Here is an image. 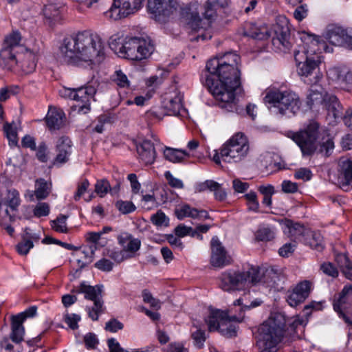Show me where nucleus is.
Listing matches in <instances>:
<instances>
[{
	"label": "nucleus",
	"mask_w": 352,
	"mask_h": 352,
	"mask_svg": "<svg viewBox=\"0 0 352 352\" xmlns=\"http://www.w3.org/2000/svg\"><path fill=\"white\" fill-rule=\"evenodd\" d=\"M182 96L179 94L168 99L167 102L164 104V107L169 115L177 116L179 114L180 110L182 108Z\"/></svg>",
	"instance_id": "ea45409f"
},
{
	"label": "nucleus",
	"mask_w": 352,
	"mask_h": 352,
	"mask_svg": "<svg viewBox=\"0 0 352 352\" xmlns=\"http://www.w3.org/2000/svg\"><path fill=\"white\" fill-rule=\"evenodd\" d=\"M137 152L140 160L146 164H151L156 157V152L153 143L150 140H143L137 146Z\"/></svg>",
	"instance_id": "cd10ccee"
},
{
	"label": "nucleus",
	"mask_w": 352,
	"mask_h": 352,
	"mask_svg": "<svg viewBox=\"0 0 352 352\" xmlns=\"http://www.w3.org/2000/svg\"><path fill=\"white\" fill-rule=\"evenodd\" d=\"M338 183L344 191L352 188V160L347 157L340 159Z\"/></svg>",
	"instance_id": "a211bd4d"
},
{
	"label": "nucleus",
	"mask_w": 352,
	"mask_h": 352,
	"mask_svg": "<svg viewBox=\"0 0 352 352\" xmlns=\"http://www.w3.org/2000/svg\"><path fill=\"white\" fill-rule=\"evenodd\" d=\"M148 9L155 20L160 23L179 16L190 29H196L201 25L196 8L182 7L177 0H148Z\"/></svg>",
	"instance_id": "39448f33"
},
{
	"label": "nucleus",
	"mask_w": 352,
	"mask_h": 352,
	"mask_svg": "<svg viewBox=\"0 0 352 352\" xmlns=\"http://www.w3.org/2000/svg\"><path fill=\"white\" fill-rule=\"evenodd\" d=\"M307 104L310 107L314 105L324 104L327 106L329 113H332L334 118L342 116L340 103L336 96L328 94L326 91L317 83L316 85H311L307 95Z\"/></svg>",
	"instance_id": "9b49d317"
},
{
	"label": "nucleus",
	"mask_w": 352,
	"mask_h": 352,
	"mask_svg": "<svg viewBox=\"0 0 352 352\" xmlns=\"http://www.w3.org/2000/svg\"><path fill=\"white\" fill-rule=\"evenodd\" d=\"M336 261L345 277L352 280V263L345 254H339Z\"/></svg>",
	"instance_id": "a19ab883"
},
{
	"label": "nucleus",
	"mask_w": 352,
	"mask_h": 352,
	"mask_svg": "<svg viewBox=\"0 0 352 352\" xmlns=\"http://www.w3.org/2000/svg\"><path fill=\"white\" fill-rule=\"evenodd\" d=\"M303 243L318 251L324 248L323 237L321 234L318 231H313L310 229H309L305 238H304Z\"/></svg>",
	"instance_id": "c9c22d12"
},
{
	"label": "nucleus",
	"mask_w": 352,
	"mask_h": 352,
	"mask_svg": "<svg viewBox=\"0 0 352 352\" xmlns=\"http://www.w3.org/2000/svg\"><path fill=\"white\" fill-rule=\"evenodd\" d=\"M116 207L124 214L131 213L136 209L135 206L130 201L118 200L116 203Z\"/></svg>",
	"instance_id": "09e8293b"
},
{
	"label": "nucleus",
	"mask_w": 352,
	"mask_h": 352,
	"mask_svg": "<svg viewBox=\"0 0 352 352\" xmlns=\"http://www.w3.org/2000/svg\"><path fill=\"white\" fill-rule=\"evenodd\" d=\"M218 187V183L213 180H206L204 182L197 184L195 186V192H201L206 190H215Z\"/></svg>",
	"instance_id": "603ef678"
},
{
	"label": "nucleus",
	"mask_w": 352,
	"mask_h": 352,
	"mask_svg": "<svg viewBox=\"0 0 352 352\" xmlns=\"http://www.w3.org/2000/svg\"><path fill=\"white\" fill-rule=\"evenodd\" d=\"M274 229L270 227H261L256 233V239L261 241H271L274 238Z\"/></svg>",
	"instance_id": "c03bdc74"
},
{
	"label": "nucleus",
	"mask_w": 352,
	"mask_h": 352,
	"mask_svg": "<svg viewBox=\"0 0 352 352\" xmlns=\"http://www.w3.org/2000/svg\"><path fill=\"white\" fill-rule=\"evenodd\" d=\"M285 327L280 315L268 318L259 327L257 345L260 352H277L284 336Z\"/></svg>",
	"instance_id": "423d86ee"
},
{
	"label": "nucleus",
	"mask_w": 352,
	"mask_h": 352,
	"mask_svg": "<svg viewBox=\"0 0 352 352\" xmlns=\"http://www.w3.org/2000/svg\"><path fill=\"white\" fill-rule=\"evenodd\" d=\"M261 272V280L259 281L269 285L278 287L281 283H284L286 279V275L282 268L272 266L265 270L258 267Z\"/></svg>",
	"instance_id": "5701e85b"
},
{
	"label": "nucleus",
	"mask_w": 352,
	"mask_h": 352,
	"mask_svg": "<svg viewBox=\"0 0 352 352\" xmlns=\"http://www.w3.org/2000/svg\"><path fill=\"white\" fill-rule=\"evenodd\" d=\"M308 9L306 4L301 5L296 8L294 12V18L298 21H302L307 16Z\"/></svg>",
	"instance_id": "774afa93"
},
{
	"label": "nucleus",
	"mask_w": 352,
	"mask_h": 352,
	"mask_svg": "<svg viewBox=\"0 0 352 352\" xmlns=\"http://www.w3.org/2000/svg\"><path fill=\"white\" fill-rule=\"evenodd\" d=\"M192 327L197 329V330L191 334L194 344L197 348L201 349L204 346V342L206 340V333L198 324L193 323Z\"/></svg>",
	"instance_id": "37998d69"
},
{
	"label": "nucleus",
	"mask_w": 352,
	"mask_h": 352,
	"mask_svg": "<svg viewBox=\"0 0 352 352\" xmlns=\"http://www.w3.org/2000/svg\"><path fill=\"white\" fill-rule=\"evenodd\" d=\"M285 226L288 229V232L291 237H293L295 240L303 242L309 228H305L303 225L298 223H294L291 220H287L285 221Z\"/></svg>",
	"instance_id": "f704fd0d"
},
{
	"label": "nucleus",
	"mask_w": 352,
	"mask_h": 352,
	"mask_svg": "<svg viewBox=\"0 0 352 352\" xmlns=\"http://www.w3.org/2000/svg\"><path fill=\"white\" fill-rule=\"evenodd\" d=\"M227 314V312L221 310L212 311L208 317L205 319L209 331H220L221 322L226 319Z\"/></svg>",
	"instance_id": "72a5a7b5"
},
{
	"label": "nucleus",
	"mask_w": 352,
	"mask_h": 352,
	"mask_svg": "<svg viewBox=\"0 0 352 352\" xmlns=\"http://www.w3.org/2000/svg\"><path fill=\"white\" fill-rule=\"evenodd\" d=\"M245 197L248 201L249 210L257 212L259 208V204L256 192H250L245 195Z\"/></svg>",
	"instance_id": "6e6d98bb"
},
{
	"label": "nucleus",
	"mask_w": 352,
	"mask_h": 352,
	"mask_svg": "<svg viewBox=\"0 0 352 352\" xmlns=\"http://www.w3.org/2000/svg\"><path fill=\"white\" fill-rule=\"evenodd\" d=\"M300 40L302 45L294 52L297 73L305 84L316 85L323 77L320 69V53L324 44L317 36L306 32L300 34Z\"/></svg>",
	"instance_id": "f03ea898"
},
{
	"label": "nucleus",
	"mask_w": 352,
	"mask_h": 352,
	"mask_svg": "<svg viewBox=\"0 0 352 352\" xmlns=\"http://www.w3.org/2000/svg\"><path fill=\"white\" fill-rule=\"evenodd\" d=\"M142 298L143 300L146 303L150 304L151 307L155 308V309H160L161 307V302L159 300L153 297L151 292H149L148 290L144 289L142 292Z\"/></svg>",
	"instance_id": "5fc2aeb1"
},
{
	"label": "nucleus",
	"mask_w": 352,
	"mask_h": 352,
	"mask_svg": "<svg viewBox=\"0 0 352 352\" xmlns=\"http://www.w3.org/2000/svg\"><path fill=\"white\" fill-rule=\"evenodd\" d=\"M104 49L103 43L98 34L84 30L65 36L60 45L59 52L69 63H86L91 65L103 59Z\"/></svg>",
	"instance_id": "f257e3e1"
},
{
	"label": "nucleus",
	"mask_w": 352,
	"mask_h": 352,
	"mask_svg": "<svg viewBox=\"0 0 352 352\" xmlns=\"http://www.w3.org/2000/svg\"><path fill=\"white\" fill-rule=\"evenodd\" d=\"M164 158L173 163H179L182 162L185 157H188L189 154L182 149H176L170 147H165L164 150Z\"/></svg>",
	"instance_id": "4c0bfd02"
},
{
	"label": "nucleus",
	"mask_w": 352,
	"mask_h": 352,
	"mask_svg": "<svg viewBox=\"0 0 352 352\" xmlns=\"http://www.w3.org/2000/svg\"><path fill=\"white\" fill-rule=\"evenodd\" d=\"M65 113L62 109L50 107L46 116V123L50 130L59 129L64 123Z\"/></svg>",
	"instance_id": "c85d7f7f"
},
{
	"label": "nucleus",
	"mask_w": 352,
	"mask_h": 352,
	"mask_svg": "<svg viewBox=\"0 0 352 352\" xmlns=\"http://www.w3.org/2000/svg\"><path fill=\"white\" fill-rule=\"evenodd\" d=\"M50 213V206L45 202L38 203L34 209V214L37 217L47 216Z\"/></svg>",
	"instance_id": "13d9d810"
},
{
	"label": "nucleus",
	"mask_w": 352,
	"mask_h": 352,
	"mask_svg": "<svg viewBox=\"0 0 352 352\" xmlns=\"http://www.w3.org/2000/svg\"><path fill=\"white\" fill-rule=\"evenodd\" d=\"M326 38L332 45L352 50V28L333 27L328 30Z\"/></svg>",
	"instance_id": "f3484780"
},
{
	"label": "nucleus",
	"mask_w": 352,
	"mask_h": 352,
	"mask_svg": "<svg viewBox=\"0 0 352 352\" xmlns=\"http://www.w3.org/2000/svg\"><path fill=\"white\" fill-rule=\"evenodd\" d=\"M37 311V307L32 306L27 309L23 312L19 314L16 316H13V317L16 318L19 320H21L22 322L25 321L27 318H32L36 316Z\"/></svg>",
	"instance_id": "052dcab7"
},
{
	"label": "nucleus",
	"mask_w": 352,
	"mask_h": 352,
	"mask_svg": "<svg viewBox=\"0 0 352 352\" xmlns=\"http://www.w3.org/2000/svg\"><path fill=\"white\" fill-rule=\"evenodd\" d=\"M76 292L84 294L85 298L94 302V305L91 307H87V310L89 318L93 320H98L99 315L102 314L104 309L102 300L103 285L91 286L83 282L78 287Z\"/></svg>",
	"instance_id": "f8f14e48"
},
{
	"label": "nucleus",
	"mask_w": 352,
	"mask_h": 352,
	"mask_svg": "<svg viewBox=\"0 0 352 352\" xmlns=\"http://www.w3.org/2000/svg\"><path fill=\"white\" fill-rule=\"evenodd\" d=\"M239 60L240 57L238 54L233 52H227L219 58L217 57L208 60L206 63V69L214 72L220 66L221 72H230L233 75H236Z\"/></svg>",
	"instance_id": "dca6fc26"
},
{
	"label": "nucleus",
	"mask_w": 352,
	"mask_h": 352,
	"mask_svg": "<svg viewBox=\"0 0 352 352\" xmlns=\"http://www.w3.org/2000/svg\"><path fill=\"white\" fill-rule=\"evenodd\" d=\"M25 334V329L23 326L21 320H19L16 318H12V331L10 338L16 344L20 343L23 340Z\"/></svg>",
	"instance_id": "58836bf2"
},
{
	"label": "nucleus",
	"mask_w": 352,
	"mask_h": 352,
	"mask_svg": "<svg viewBox=\"0 0 352 352\" xmlns=\"http://www.w3.org/2000/svg\"><path fill=\"white\" fill-rule=\"evenodd\" d=\"M154 50V44L149 38L133 37L120 46L118 52L126 58L141 60L149 57Z\"/></svg>",
	"instance_id": "9d476101"
},
{
	"label": "nucleus",
	"mask_w": 352,
	"mask_h": 352,
	"mask_svg": "<svg viewBox=\"0 0 352 352\" xmlns=\"http://www.w3.org/2000/svg\"><path fill=\"white\" fill-rule=\"evenodd\" d=\"M18 52L19 51L3 45L0 51V64L11 69L18 64Z\"/></svg>",
	"instance_id": "473e14b6"
},
{
	"label": "nucleus",
	"mask_w": 352,
	"mask_h": 352,
	"mask_svg": "<svg viewBox=\"0 0 352 352\" xmlns=\"http://www.w3.org/2000/svg\"><path fill=\"white\" fill-rule=\"evenodd\" d=\"M329 80L336 82L344 89H349L352 85V72L346 67H334L327 72Z\"/></svg>",
	"instance_id": "6ab92c4d"
},
{
	"label": "nucleus",
	"mask_w": 352,
	"mask_h": 352,
	"mask_svg": "<svg viewBox=\"0 0 352 352\" xmlns=\"http://www.w3.org/2000/svg\"><path fill=\"white\" fill-rule=\"evenodd\" d=\"M111 8L104 12V16L113 20H118L138 11L142 6V0H113Z\"/></svg>",
	"instance_id": "4468645a"
},
{
	"label": "nucleus",
	"mask_w": 352,
	"mask_h": 352,
	"mask_svg": "<svg viewBox=\"0 0 352 352\" xmlns=\"http://www.w3.org/2000/svg\"><path fill=\"white\" fill-rule=\"evenodd\" d=\"M89 186V182L87 179H84L81 182L78 183L77 191L74 194V199L75 201H78L80 197L87 191Z\"/></svg>",
	"instance_id": "e2e57ef3"
},
{
	"label": "nucleus",
	"mask_w": 352,
	"mask_h": 352,
	"mask_svg": "<svg viewBox=\"0 0 352 352\" xmlns=\"http://www.w3.org/2000/svg\"><path fill=\"white\" fill-rule=\"evenodd\" d=\"M4 133L11 145L17 144V133L15 128L12 124L6 123L3 127Z\"/></svg>",
	"instance_id": "8fccbe9b"
},
{
	"label": "nucleus",
	"mask_w": 352,
	"mask_h": 352,
	"mask_svg": "<svg viewBox=\"0 0 352 352\" xmlns=\"http://www.w3.org/2000/svg\"><path fill=\"white\" fill-rule=\"evenodd\" d=\"M165 177L167 179L168 184L171 187L179 189L183 188L184 184L182 181L173 177V175L169 171L165 173Z\"/></svg>",
	"instance_id": "0e129e2a"
},
{
	"label": "nucleus",
	"mask_w": 352,
	"mask_h": 352,
	"mask_svg": "<svg viewBox=\"0 0 352 352\" xmlns=\"http://www.w3.org/2000/svg\"><path fill=\"white\" fill-rule=\"evenodd\" d=\"M113 80L120 87H128L129 86L127 76L121 70L115 72Z\"/></svg>",
	"instance_id": "4d7b16f0"
},
{
	"label": "nucleus",
	"mask_w": 352,
	"mask_h": 352,
	"mask_svg": "<svg viewBox=\"0 0 352 352\" xmlns=\"http://www.w3.org/2000/svg\"><path fill=\"white\" fill-rule=\"evenodd\" d=\"M243 320V316H229L227 314V316L224 320H223L221 322V327L220 333L223 336L228 337V338H232L236 336L237 332V328L236 326L232 323V322H242Z\"/></svg>",
	"instance_id": "c756f323"
},
{
	"label": "nucleus",
	"mask_w": 352,
	"mask_h": 352,
	"mask_svg": "<svg viewBox=\"0 0 352 352\" xmlns=\"http://www.w3.org/2000/svg\"><path fill=\"white\" fill-rule=\"evenodd\" d=\"M258 267H251L248 271L228 270L219 276V287L225 292L243 290L261 280Z\"/></svg>",
	"instance_id": "0eeeda50"
},
{
	"label": "nucleus",
	"mask_w": 352,
	"mask_h": 352,
	"mask_svg": "<svg viewBox=\"0 0 352 352\" xmlns=\"http://www.w3.org/2000/svg\"><path fill=\"white\" fill-rule=\"evenodd\" d=\"M240 76L239 68L237 74L233 75L230 72H221L220 66L214 72L206 70L205 74V85L215 98L217 105L228 112H239L234 91L240 90Z\"/></svg>",
	"instance_id": "7ed1b4c3"
},
{
	"label": "nucleus",
	"mask_w": 352,
	"mask_h": 352,
	"mask_svg": "<svg viewBox=\"0 0 352 352\" xmlns=\"http://www.w3.org/2000/svg\"><path fill=\"white\" fill-rule=\"evenodd\" d=\"M21 40V36L20 33L16 31L13 32L5 38L3 45L20 52L21 47H24L19 45Z\"/></svg>",
	"instance_id": "79ce46f5"
},
{
	"label": "nucleus",
	"mask_w": 352,
	"mask_h": 352,
	"mask_svg": "<svg viewBox=\"0 0 352 352\" xmlns=\"http://www.w3.org/2000/svg\"><path fill=\"white\" fill-rule=\"evenodd\" d=\"M67 219L66 215L60 214L55 220L51 221L52 228L58 232L67 233Z\"/></svg>",
	"instance_id": "a18cd8bd"
},
{
	"label": "nucleus",
	"mask_w": 352,
	"mask_h": 352,
	"mask_svg": "<svg viewBox=\"0 0 352 352\" xmlns=\"http://www.w3.org/2000/svg\"><path fill=\"white\" fill-rule=\"evenodd\" d=\"M37 51L30 50L26 47H21L18 52V64L25 74L32 73L36 67Z\"/></svg>",
	"instance_id": "4be33fe9"
},
{
	"label": "nucleus",
	"mask_w": 352,
	"mask_h": 352,
	"mask_svg": "<svg viewBox=\"0 0 352 352\" xmlns=\"http://www.w3.org/2000/svg\"><path fill=\"white\" fill-rule=\"evenodd\" d=\"M294 176L296 179L308 181L311 179L312 173L311 171L307 168H300L296 170Z\"/></svg>",
	"instance_id": "69168bd1"
},
{
	"label": "nucleus",
	"mask_w": 352,
	"mask_h": 352,
	"mask_svg": "<svg viewBox=\"0 0 352 352\" xmlns=\"http://www.w3.org/2000/svg\"><path fill=\"white\" fill-rule=\"evenodd\" d=\"M265 100L276 107L279 113L287 117L296 114L301 104L298 96L291 90H270L266 94Z\"/></svg>",
	"instance_id": "6e6552de"
},
{
	"label": "nucleus",
	"mask_w": 352,
	"mask_h": 352,
	"mask_svg": "<svg viewBox=\"0 0 352 352\" xmlns=\"http://www.w3.org/2000/svg\"><path fill=\"white\" fill-rule=\"evenodd\" d=\"M33 247V241L25 237L24 239L16 245V250L19 254L26 255Z\"/></svg>",
	"instance_id": "864d4df0"
},
{
	"label": "nucleus",
	"mask_w": 352,
	"mask_h": 352,
	"mask_svg": "<svg viewBox=\"0 0 352 352\" xmlns=\"http://www.w3.org/2000/svg\"><path fill=\"white\" fill-rule=\"evenodd\" d=\"M119 243L122 245L123 251L126 252L135 253L140 248L141 241L138 239L134 238L129 233H124L118 237Z\"/></svg>",
	"instance_id": "7c9ffc66"
},
{
	"label": "nucleus",
	"mask_w": 352,
	"mask_h": 352,
	"mask_svg": "<svg viewBox=\"0 0 352 352\" xmlns=\"http://www.w3.org/2000/svg\"><path fill=\"white\" fill-rule=\"evenodd\" d=\"M50 194V186L47 182L43 179L36 181L35 190L32 192L30 196V201H34V197L37 200L45 199Z\"/></svg>",
	"instance_id": "e433bc0d"
},
{
	"label": "nucleus",
	"mask_w": 352,
	"mask_h": 352,
	"mask_svg": "<svg viewBox=\"0 0 352 352\" xmlns=\"http://www.w3.org/2000/svg\"><path fill=\"white\" fill-rule=\"evenodd\" d=\"M250 151L246 136L238 133L224 143L221 148V160L228 163H239L245 160Z\"/></svg>",
	"instance_id": "1a4fd4ad"
},
{
	"label": "nucleus",
	"mask_w": 352,
	"mask_h": 352,
	"mask_svg": "<svg viewBox=\"0 0 352 352\" xmlns=\"http://www.w3.org/2000/svg\"><path fill=\"white\" fill-rule=\"evenodd\" d=\"M111 190L110 184L107 179H102L96 182L95 184V192L100 197H104L107 192Z\"/></svg>",
	"instance_id": "49530a36"
},
{
	"label": "nucleus",
	"mask_w": 352,
	"mask_h": 352,
	"mask_svg": "<svg viewBox=\"0 0 352 352\" xmlns=\"http://www.w3.org/2000/svg\"><path fill=\"white\" fill-rule=\"evenodd\" d=\"M351 295H352V284L344 287L339 294L338 298L334 300L333 309L340 316L344 318L347 323L352 324V315L349 317L346 316L344 312L345 305Z\"/></svg>",
	"instance_id": "bb28decb"
},
{
	"label": "nucleus",
	"mask_w": 352,
	"mask_h": 352,
	"mask_svg": "<svg viewBox=\"0 0 352 352\" xmlns=\"http://www.w3.org/2000/svg\"><path fill=\"white\" fill-rule=\"evenodd\" d=\"M99 84L96 80L88 82L85 87L76 88V94H74L76 100L78 104L73 107L74 109L78 113L86 114L89 112L90 100L94 98L97 91Z\"/></svg>",
	"instance_id": "ddd939ff"
},
{
	"label": "nucleus",
	"mask_w": 352,
	"mask_h": 352,
	"mask_svg": "<svg viewBox=\"0 0 352 352\" xmlns=\"http://www.w3.org/2000/svg\"><path fill=\"white\" fill-rule=\"evenodd\" d=\"M95 267L104 272H110L113 269V263L106 258H102L95 263Z\"/></svg>",
	"instance_id": "338daca9"
},
{
	"label": "nucleus",
	"mask_w": 352,
	"mask_h": 352,
	"mask_svg": "<svg viewBox=\"0 0 352 352\" xmlns=\"http://www.w3.org/2000/svg\"><path fill=\"white\" fill-rule=\"evenodd\" d=\"M175 234L178 237H184L187 235L195 236L197 235V231H193L191 227L179 224L175 228Z\"/></svg>",
	"instance_id": "3c124183"
},
{
	"label": "nucleus",
	"mask_w": 352,
	"mask_h": 352,
	"mask_svg": "<svg viewBox=\"0 0 352 352\" xmlns=\"http://www.w3.org/2000/svg\"><path fill=\"white\" fill-rule=\"evenodd\" d=\"M64 0H49L43 10V15L50 21H59L65 10Z\"/></svg>",
	"instance_id": "a878e982"
},
{
	"label": "nucleus",
	"mask_w": 352,
	"mask_h": 352,
	"mask_svg": "<svg viewBox=\"0 0 352 352\" xmlns=\"http://www.w3.org/2000/svg\"><path fill=\"white\" fill-rule=\"evenodd\" d=\"M151 221L157 227H167L168 226L169 219L162 211L158 210L151 217Z\"/></svg>",
	"instance_id": "de8ad7c7"
},
{
	"label": "nucleus",
	"mask_w": 352,
	"mask_h": 352,
	"mask_svg": "<svg viewBox=\"0 0 352 352\" xmlns=\"http://www.w3.org/2000/svg\"><path fill=\"white\" fill-rule=\"evenodd\" d=\"M196 8V12L197 13L198 19H199L201 21V25L196 29H192V30L197 31L200 28H206L207 26H209L211 22L217 16L216 12L217 9L219 7H221L222 5L220 4L218 0H208L205 7H204V12L203 13L204 19H201L199 15V12L197 11V6L195 4L190 5L188 7Z\"/></svg>",
	"instance_id": "393cba45"
},
{
	"label": "nucleus",
	"mask_w": 352,
	"mask_h": 352,
	"mask_svg": "<svg viewBox=\"0 0 352 352\" xmlns=\"http://www.w3.org/2000/svg\"><path fill=\"white\" fill-rule=\"evenodd\" d=\"M320 269L325 274L331 276L333 278H336L338 276V271L336 267L331 263H323Z\"/></svg>",
	"instance_id": "680f3d73"
},
{
	"label": "nucleus",
	"mask_w": 352,
	"mask_h": 352,
	"mask_svg": "<svg viewBox=\"0 0 352 352\" xmlns=\"http://www.w3.org/2000/svg\"><path fill=\"white\" fill-rule=\"evenodd\" d=\"M292 139L300 147L303 155L309 156L317 153L328 157L334 148L331 137L326 130L320 129L315 121H311L304 130L294 133Z\"/></svg>",
	"instance_id": "20e7f679"
},
{
	"label": "nucleus",
	"mask_w": 352,
	"mask_h": 352,
	"mask_svg": "<svg viewBox=\"0 0 352 352\" xmlns=\"http://www.w3.org/2000/svg\"><path fill=\"white\" fill-rule=\"evenodd\" d=\"M56 155L54 164H65L68 162L72 152V142L67 136L60 137L56 144Z\"/></svg>",
	"instance_id": "b1692460"
},
{
	"label": "nucleus",
	"mask_w": 352,
	"mask_h": 352,
	"mask_svg": "<svg viewBox=\"0 0 352 352\" xmlns=\"http://www.w3.org/2000/svg\"><path fill=\"white\" fill-rule=\"evenodd\" d=\"M311 283L303 280L296 285L287 296V302L291 307H296L303 302L311 292Z\"/></svg>",
	"instance_id": "412c9836"
},
{
	"label": "nucleus",
	"mask_w": 352,
	"mask_h": 352,
	"mask_svg": "<svg viewBox=\"0 0 352 352\" xmlns=\"http://www.w3.org/2000/svg\"><path fill=\"white\" fill-rule=\"evenodd\" d=\"M80 320V316L75 314H67L65 316V322L72 329H76L78 327V322Z\"/></svg>",
	"instance_id": "bf43d9fd"
},
{
	"label": "nucleus",
	"mask_w": 352,
	"mask_h": 352,
	"mask_svg": "<svg viewBox=\"0 0 352 352\" xmlns=\"http://www.w3.org/2000/svg\"><path fill=\"white\" fill-rule=\"evenodd\" d=\"M245 35L258 40H264L271 36L268 27L266 25L258 26L255 23H248L245 26Z\"/></svg>",
	"instance_id": "2f4dec72"
},
{
	"label": "nucleus",
	"mask_w": 352,
	"mask_h": 352,
	"mask_svg": "<svg viewBox=\"0 0 352 352\" xmlns=\"http://www.w3.org/2000/svg\"><path fill=\"white\" fill-rule=\"evenodd\" d=\"M272 45L283 52H287L292 47L290 30L288 21L285 17H280L274 27Z\"/></svg>",
	"instance_id": "2eb2a0df"
},
{
	"label": "nucleus",
	"mask_w": 352,
	"mask_h": 352,
	"mask_svg": "<svg viewBox=\"0 0 352 352\" xmlns=\"http://www.w3.org/2000/svg\"><path fill=\"white\" fill-rule=\"evenodd\" d=\"M210 245L212 251L210 263L212 266L223 267L230 264V258L217 236L212 237Z\"/></svg>",
	"instance_id": "aec40b11"
}]
</instances>
